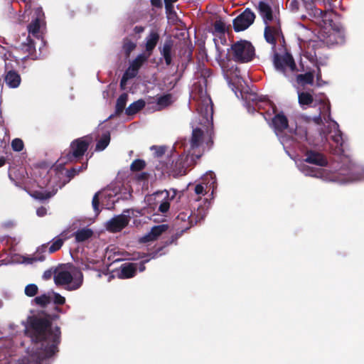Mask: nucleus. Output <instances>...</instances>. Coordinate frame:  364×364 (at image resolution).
<instances>
[{"instance_id":"f257e3e1","label":"nucleus","mask_w":364,"mask_h":364,"mask_svg":"<svg viewBox=\"0 0 364 364\" xmlns=\"http://www.w3.org/2000/svg\"><path fill=\"white\" fill-rule=\"evenodd\" d=\"M27 331L33 342V353L18 364H49L46 360L58 352L59 328L53 327L48 317L32 316L28 318Z\"/></svg>"},{"instance_id":"f03ea898","label":"nucleus","mask_w":364,"mask_h":364,"mask_svg":"<svg viewBox=\"0 0 364 364\" xmlns=\"http://www.w3.org/2000/svg\"><path fill=\"white\" fill-rule=\"evenodd\" d=\"M192 97L196 101V107L198 114L202 118L200 122L201 127H194L188 150L185 158L181 156L176 163V174H185L186 169L195 163V159L200 156V153L196 149L202 146L204 139L210 136L209 128L213 124V103L210 97L202 89L198 93L193 91Z\"/></svg>"},{"instance_id":"7ed1b4c3","label":"nucleus","mask_w":364,"mask_h":364,"mask_svg":"<svg viewBox=\"0 0 364 364\" xmlns=\"http://www.w3.org/2000/svg\"><path fill=\"white\" fill-rule=\"evenodd\" d=\"M298 100L299 105L303 109L309 107H318L319 115L314 118L316 124H320L322 120L328 123L330 128L328 132L329 138L334 144L336 151H343V139L338 129V124L330 118V105L328 100L323 95H315L314 97L308 92H298Z\"/></svg>"},{"instance_id":"20e7f679","label":"nucleus","mask_w":364,"mask_h":364,"mask_svg":"<svg viewBox=\"0 0 364 364\" xmlns=\"http://www.w3.org/2000/svg\"><path fill=\"white\" fill-rule=\"evenodd\" d=\"M259 13L265 24L264 38L269 43L275 46L276 39L280 36V19L278 14L273 12L272 7L264 1L258 4Z\"/></svg>"},{"instance_id":"39448f33","label":"nucleus","mask_w":364,"mask_h":364,"mask_svg":"<svg viewBox=\"0 0 364 364\" xmlns=\"http://www.w3.org/2000/svg\"><path fill=\"white\" fill-rule=\"evenodd\" d=\"M55 284L64 286L67 290L73 291L79 289L83 282L81 271L77 267L67 264L58 268L54 274Z\"/></svg>"},{"instance_id":"423d86ee","label":"nucleus","mask_w":364,"mask_h":364,"mask_svg":"<svg viewBox=\"0 0 364 364\" xmlns=\"http://www.w3.org/2000/svg\"><path fill=\"white\" fill-rule=\"evenodd\" d=\"M298 168L305 176L321 178L324 181H336L342 184L364 179V171H362V173H358L353 178H341L340 173H332L328 169L321 167L314 168L304 162L298 164Z\"/></svg>"},{"instance_id":"0eeeda50","label":"nucleus","mask_w":364,"mask_h":364,"mask_svg":"<svg viewBox=\"0 0 364 364\" xmlns=\"http://www.w3.org/2000/svg\"><path fill=\"white\" fill-rule=\"evenodd\" d=\"M231 53L235 61L247 63L251 61L255 53L253 46L247 41H240L231 47Z\"/></svg>"},{"instance_id":"6e6552de","label":"nucleus","mask_w":364,"mask_h":364,"mask_svg":"<svg viewBox=\"0 0 364 364\" xmlns=\"http://www.w3.org/2000/svg\"><path fill=\"white\" fill-rule=\"evenodd\" d=\"M274 65L276 70L282 73L285 76H289L296 70L292 56L288 53L284 55L275 54L274 57Z\"/></svg>"},{"instance_id":"1a4fd4ad","label":"nucleus","mask_w":364,"mask_h":364,"mask_svg":"<svg viewBox=\"0 0 364 364\" xmlns=\"http://www.w3.org/2000/svg\"><path fill=\"white\" fill-rule=\"evenodd\" d=\"M255 18V14L249 9H245L233 21V26L236 31H241L247 29Z\"/></svg>"},{"instance_id":"9d476101","label":"nucleus","mask_w":364,"mask_h":364,"mask_svg":"<svg viewBox=\"0 0 364 364\" xmlns=\"http://www.w3.org/2000/svg\"><path fill=\"white\" fill-rule=\"evenodd\" d=\"M272 124L275 129L276 134L279 136L284 148L287 149L289 146L287 144L289 139L286 136L280 135V132L287 129L288 122L287 117L282 114H277L272 119Z\"/></svg>"},{"instance_id":"9b49d317","label":"nucleus","mask_w":364,"mask_h":364,"mask_svg":"<svg viewBox=\"0 0 364 364\" xmlns=\"http://www.w3.org/2000/svg\"><path fill=\"white\" fill-rule=\"evenodd\" d=\"M89 141H87L84 138L78 139L75 141H74L71 144V149L72 152H69L67 154L68 159L67 161H72L75 159L80 157L84 154L85 151L87 149ZM64 163V161H62V164Z\"/></svg>"},{"instance_id":"f8f14e48","label":"nucleus","mask_w":364,"mask_h":364,"mask_svg":"<svg viewBox=\"0 0 364 364\" xmlns=\"http://www.w3.org/2000/svg\"><path fill=\"white\" fill-rule=\"evenodd\" d=\"M35 18L31 22L28 26L29 35L37 38L41 36V28L43 24L44 14L41 8H37L35 10Z\"/></svg>"},{"instance_id":"ddd939ff","label":"nucleus","mask_w":364,"mask_h":364,"mask_svg":"<svg viewBox=\"0 0 364 364\" xmlns=\"http://www.w3.org/2000/svg\"><path fill=\"white\" fill-rule=\"evenodd\" d=\"M203 182L197 184L195 187V193L197 195H205L208 189L214 188V185L216 183L215 176L211 172H207L202 178Z\"/></svg>"},{"instance_id":"4468645a","label":"nucleus","mask_w":364,"mask_h":364,"mask_svg":"<svg viewBox=\"0 0 364 364\" xmlns=\"http://www.w3.org/2000/svg\"><path fill=\"white\" fill-rule=\"evenodd\" d=\"M129 210L124 211V213L114 217L107 223V229L111 232H118L127 225L129 221V215L125 214Z\"/></svg>"},{"instance_id":"2eb2a0df","label":"nucleus","mask_w":364,"mask_h":364,"mask_svg":"<svg viewBox=\"0 0 364 364\" xmlns=\"http://www.w3.org/2000/svg\"><path fill=\"white\" fill-rule=\"evenodd\" d=\"M99 195H101V197L108 198L109 200H110V204L107 203L105 205L107 206V209H111L113 207L114 203H115V200L112 199L114 196H116L117 195V192L114 191H112L110 188H107L105 190L103 193H96L93 198H92V208L96 213V215H98L100 213V210L98 208L99 205Z\"/></svg>"},{"instance_id":"dca6fc26","label":"nucleus","mask_w":364,"mask_h":364,"mask_svg":"<svg viewBox=\"0 0 364 364\" xmlns=\"http://www.w3.org/2000/svg\"><path fill=\"white\" fill-rule=\"evenodd\" d=\"M168 229L166 224H161L153 227L151 230L143 236L140 241L141 242H148L157 240L163 233L166 232Z\"/></svg>"},{"instance_id":"f3484780","label":"nucleus","mask_w":364,"mask_h":364,"mask_svg":"<svg viewBox=\"0 0 364 364\" xmlns=\"http://www.w3.org/2000/svg\"><path fill=\"white\" fill-rule=\"evenodd\" d=\"M159 41V34L156 30H151L144 40L145 54L151 56Z\"/></svg>"},{"instance_id":"a211bd4d","label":"nucleus","mask_w":364,"mask_h":364,"mask_svg":"<svg viewBox=\"0 0 364 364\" xmlns=\"http://www.w3.org/2000/svg\"><path fill=\"white\" fill-rule=\"evenodd\" d=\"M304 161L318 166H325L327 164L326 159L322 154L314 151H307Z\"/></svg>"},{"instance_id":"6ab92c4d","label":"nucleus","mask_w":364,"mask_h":364,"mask_svg":"<svg viewBox=\"0 0 364 364\" xmlns=\"http://www.w3.org/2000/svg\"><path fill=\"white\" fill-rule=\"evenodd\" d=\"M136 263H125L120 267V271L118 274L119 277L121 279H128L133 277L137 269Z\"/></svg>"},{"instance_id":"aec40b11","label":"nucleus","mask_w":364,"mask_h":364,"mask_svg":"<svg viewBox=\"0 0 364 364\" xmlns=\"http://www.w3.org/2000/svg\"><path fill=\"white\" fill-rule=\"evenodd\" d=\"M173 46V41L171 38H168L165 41L162 48H160V53L164 57L167 65H169L171 63V52Z\"/></svg>"},{"instance_id":"412c9836","label":"nucleus","mask_w":364,"mask_h":364,"mask_svg":"<svg viewBox=\"0 0 364 364\" xmlns=\"http://www.w3.org/2000/svg\"><path fill=\"white\" fill-rule=\"evenodd\" d=\"M166 198H168V191H163L156 192L151 195H148L145 197V202L151 206V208H154V206L159 204V203Z\"/></svg>"},{"instance_id":"4be33fe9","label":"nucleus","mask_w":364,"mask_h":364,"mask_svg":"<svg viewBox=\"0 0 364 364\" xmlns=\"http://www.w3.org/2000/svg\"><path fill=\"white\" fill-rule=\"evenodd\" d=\"M325 41L328 45L342 43L344 41V32L341 29H333Z\"/></svg>"},{"instance_id":"5701e85b","label":"nucleus","mask_w":364,"mask_h":364,"mask_svg":"<svg viewBox=\"0 0 364 364\" xmlns=\"http://www.w3.org/2000/svg\"><path fill=\"white\" fill-rule=\"evenodd\" d=\"M4 81L6 85L9 87L16 88L21 83V77L18 73L10 70L6 73Z\"/></svg>"},{"instance_id":"b1692460","label":"nucleus","mask_w":364,"mask_h":364,"mask_svg":"<svg viewBox=\"0 0 364 364\" xmlns=\"http://www.w3.org/2000/svg\"><path fill=\"white\" fill-rule=\"evenodd\" d=\"M175 101V98L171 94L164 95L156 97L154 110H161L171 105Z\"/></svg>"},{"instance_id":"393cba45","label":"nucleus","mask_w":364,"mask_h":364,"mask_svg":"<svg viewBox=\"0 0 364 364\" xmlns=\"http://www.w3.org/2000/svg\"><path fill=\"white\" fill-rule=\"evenodd\" d=\"M227 81L230 85H232L233 87L237 88H240L242 87V77L240 75V71L237 69L233 72H227L225 74Z\"/></svg>"},{"instance_id":"a878e982","label":"nucleus","mask_w":364,"mask_h":364,"mask_svg":"<svg viewBox=\"0 0 364 364\" xmlns=\"http://www.w3.org/2000/svg\"><path fill=\"white\" fill-rule=\"evenodd\" d=\"M74 235L77 242H82L91 238L93 235V231L90 228H84L76 231Z\"/></svg>"},{"instance_id":"bb28decb","label":"nucleus","mask_w":364,"mask_h":364,"mask_svg":"<svg viewBox=\"0 0 364 364\" xmlns=\"http://www.w3.org/2000/svg\"><path fill=\"white\" fill-rule=\"evenodd\" d=\"M146 102L144 100H139L132 103L126 109L125 113L127 115H133L141 110L145 106Z\"/></svg>"},{"instance_id":"cd10ccee","label":"nucleus","mask_w":364,"mask_h":364,"mask_svg":"<svg viewBox=\"0 0 364 364\" xmlns=\"http://www.w3.org/2000/svg\"><path fill=\"white\" fill-rule=\"evenodd\" d=\"M56 192L53 190L52 192L44 190L43 188L39 191H34L31 193V196L38 200H43L53 196Z\"/></svg>"},{"instance_id":"c85d7f7f","label":"nucleus","mask_w":364,"mask_h":364,"mask_svg":"<svg viewBox=\"0 0 364 364\" xmlns=\"http://www.w3.org/2000/svg\"><path fill=\"white\" fill-rule=\"evenodd\" d=\"M314 74L311 72L305 74L299 75L296 77V80L301 85H311L314 82Z\"/></svg>"},{"instance_id":"c756f323","label":"nucleus","mask_w":364,"mask_h":364,"mask_svg":"<svg viewBox=\"0 0 364 364\" xmlns=\"http://www.w3.org/2000/svg\"><path fill=\"white\" fill-rule=\"evenodd\" d=\"M138 73V70L129 65L126 72L124 73L122 80H121V86L124 87L126 85L127 81L129 79H131L135 77Z\"/></svg>"},{"instance_id":"7c9ffc66","label":"nucleus","mask_w":364,"mask_h":364,"mask_svg":"<svg viewBox=\"0 0 364 364\" xmlns=\"http://www.w3.org/2000/svg\"><path fill=\"white\" fill-rule=\"evenodd\" d=\"M110 141V134L109 132H106L103 134L101 139L97 141L96 145L97 151H102L104 150L109 144Z\"/></svg>"},{"instance_id":"2f4dec72","label":"nucleus","mask_w":364,"mask_h":364,"mask_svg":"<svg viewBox=\"0 0 364 364\" xmlns=\"http://www.w3.org/2000/svg\"><path fill=\"white\" fill-rule=\"evenodd\" d=\"M128 100V95L126 93L122 94L117 100L116 112L120 114L124 109L127 102Z\"/></svg>"},{"instance_id":"473e14b6","label":"nucleus","mask_w":364,"mask_h":364,"mask_svg":"<svg viewBox=\"0 0 364 364\" xmlns=\"http://www.w3.org/2000/svg\"><path fill=\"white\" fill-rule=\"evenodd\" d=\"M149 55L145 53H141L137 55V57L131 63L130 65L137 70L141 68L142 64L147 60Z\"/></svg>"},{"instance_id":"72a5a7b5","label":"nucleus","mask_w":364,"mask_h":364,"mask_svg":"<svg viewBox=\"0 0 364 364\" xmlns=\"http://www.w3.org/2000/svg\"><path fill=\"white\" fill-rule=\"evenodd\" d=\"M34 261H36L35 257L22 256V255H14L12 257V262L14 263L19 264H32Z\"/></svg>"},{"instance_id":"f704fd0d","label":"nucleus","mask_w":364,"mask_h":364,"mask_svg":"<svg viewBox=\"0 0 364 364\" xmlns=\"http://www.w3.org/2000/svg\"><path fill=\"white\" fill-rule=\"evenodd\" d=\"M294 140L298 142H301L304 140L307 139V133L306 131L302 127H296L294 132Z\"/></svg>"},{"instance_id":"c9c22d12","label":"nucleus","mask_w":364,"mask_h":364,"mask_svg":"<svg viewBox=\"0 0 364 364\" xmlns=\"http://www.w3.org/2000/svg\"><path fill=\"white\" fill-rule=\"evenodd\" d=\"M34 301L37 304L44 306L50 302L51 296L50 294H44L38 296H36L34 299Z\"/></svg>"},{"instance_id":"e433bc0d","label":"nucleus","mask_w":364,"mask_h":364,"mask_svg":"<svg viewBox=\"0 0 364 364\" xmlns=\"http://www.w3.org/2000/svg\"><path fill=\"white\" fill-rule=\"evenodd\" d=\"M256 106L259 109H261V108L265 109L266 107H268V111H269V109H272L273 113H275V112H276L275 106L269 100H264V101H260L259 102H257Z\"/></svg>"},{"instance_id":"4c0bfd02","label":"nucleus","mask_w":364,"mask_h":364,"mask_svg":"<svg viewBox=\"0 0 364 364\" xmlns=\"http://www.w3.org/2000/svg\"><path fill=\"white\" fill-rule=\"evenodd\" d=\"M136 44L130 40H125L123 45V49L126 53L127 55H129L130 53L135 49Z\"/></svg>"},{"instance_id":"58836bf2","label":"nucleus","mask_w":364,"mask_h":364,"mask_svg":"<svg viewBox=\"0 0 364 364\" xmlns=\"http://www.w3.org/2000/svg\"><path fill=\"white\" fill-rule=\"evenodd\" d=\"M170 199H169V197L168 196V198H166L165 199H163L161 200L159 204V210L160 212H161L162 213H166L169 208H170Z\"/></svg>"},{"instance_id":"ea45409f","label":"nucleus","mask_w":364,"mask_h":364,"mask_svg":"<svg viewBox=\"0 0 364 364\" xmlns=\"http://www.w3.org/2000/svg\"><path fill=\"white\" fill-rule=\"evenodd\" d=\"M11 147L15 151H21L23 149L24 144L21 139L16 138L11 141Z\"/></svg>"},{"instance_id":"a19ab883","label":"nucleus","mask_w":364,"mask_h":364,"mask_svg":"<svg viewBox=\"0 0 364 364\" xmlns=\"http://www.w3.org/2000/svg\"><path fill=\"white\" fill-rule=\"evenodd\" d=\"M63 244V240L57 237L54 240L53 244L49 247V252L53 253L59 250Z\"/></svg>"},{"instance_id":"79ce46f5","label":"nucleus","mask_w":364,"mask_h":364,"mask_svg":"<svg viewBox=\"0 0 364 364\" xmlns=\"http://www.w3.org/2000/svg\"><path fill=\"white\" fill-rule=\"evenodd\" d=\"M38 287L34 284H28L25 287V294L28 296H33L38 292Z\"/></svg>"},{"instance_id":"37998d69","label":"nucleus","mask_w":364,"mask_h":364,"mask_svg":"<svg viewBox=\"0 0 364 364\" xmlns=\"http://www.w3.org/2000/svg\"><path fill=\"white\" fill-rule=\"evenodd\" d=\"M145 166V162L141 159L134 160L131 164L132 171H140Z\"/></svg>"},{"instance_id":"c03bdc74","label":"nucleus","mask_w":364,"mask_h":364,"mask_svg":"<svg viewBox=\"0 0 364 364\" xmlns=\"http://www.w3.org/2000/svg\"><path fill=\"white\" fill-rule=\"evenodd\" d=\"M225 24L221 20H218L214 23V30L216 33H224L225 31Z\"/></svg>"},{"instance_id":"a18cd8bd","label":"nucleus","mask_w":364,"mask_h":364,"mask_svg":"<svg viewBox=\"0 0 364 364\" xmlns=\"http://www.w3.org/2000/svg\"><path fill=\"white\" fill-rule=\"evenodd\" d=\"M50 296H51V300L53 299L54 301L55 304H63L65 301V297L62 296L60 294H59L58 293L52 292L50 294Z\"/></svg>"},{"instance_id":"49530a36","label":"nucleus","mask_w":364,"mask_h":364,"mask_svg":"<svg viewBox=\"0 0 364 364\" xmlns=\"http://www.w3.org/2000/svg\"><path fill=\"white\" fill-rule=\"evenodd\" d=\"M151 150L154 151V154L156 156H160L165 152V149L163 146H152Z\"/></svg>"},{"instance_id":"de8ad7c7","label":"nucleus","mask_w":364,"mask_h":364,"mask_svg":"<svg viewBox=\"0 0 364 364\" xmlns=\"http://www.w3.org/2000/svg\"><path fill=\"white\" fill-rule=\"evenodd\" d=\"M27 41H28V44L26 46H23V47L26 50V51H28V53H31L33 52V50L35 49L34 44H33V42L31 39L28 38Z\"/></svg>"},{"instance_id":"09e8293b","label":"nucleus","mask_w":364,"mask_h":364,"mask_svg":"<svg viewBox=\"0 0 364 364\" xmlns=\"http://www.w3.org/2000/svg\"><path fill=\"white\" fill-rule=\"evenodd\" d=\"M86 168H87V164H85V165L83 164L77 168H74L70 171V174L72 176H75V174L78 173L79 172H80L83 169H85Z\"/></svg>"},{"instance_id":"8fccbe9b","label":"nucleus","mask_w":364,"mask_h":364,"mask_svg":"<svg viewBox=\"0 0 364 364\" xmlns=\"http://www.w3.org/2000/svg\"><path fill=\"white\" fill-rule=\"evenodd\" d=\"M190 218V215L188 213H181L178 217H177V220L178 221H183V222H186L187 219H189Z\"/></svg>"},{"instance_id":"3c124183","label":"nucleus","mask_w":364,"mask_h":364,"mask_svg":"<svg viewBox=\"0 0 364 364\" xmlns=\"http://www.w3.org/2000/svg\"><path fill=\"white\" fill-rule=\"evenodd\" d=\"M46 213H47V210L46 208H43V207H41V208H38L36 210V214L40 217H43V216L46 215Z\"/></svg>"},{"instance_id":"603ef678","label":"nucleus","mask_w":364,"mask_h":364,"mask_svg":"<svg viewBox=\"0 0 364 364\" xmlns=\"http://www.w3.org/2000/svg\"><path fill=\"white\" fill-rule=\"evenodd\" d=\"M289 7L292 10L297 9V1L295 0H292L289 4Z\"/></svg>"},{"instance_id":"864d4df0","label":"nucleus","mask_w":364,"mask_h":364,"mask_svg":"<svg viewBox=\"0 0 364 364\" xmlns=\"http://www.w3.org/2000/svg\"><path fill=\"white\" fill-rule=\"evenodd\" d=\"M134 31L137 33H142L144 31V28L142 26H136Z\"/></svg>"},{"instance_id":"5fc2aeb1","label":"nucleus","mask_w":364,"mask_h":364,"mask_svg":"<svg viewBox=\"0 0 364 364\" xmlns=\"http://www.w3.org/2000/svg\"><path fill=\"white\" fill-rule=\"evenodd\" d=\"M154 6H159L161 5V0H151Z\"/></svg>"},{"instance_id":"6e6d98bb","label":"nucleus","mask_w":364,"mask_h":364,"mask_svg":"<svg viewBox=\"0 0 364 364\" xmlns=\"http://www.w3.org/2000/svg\"><path fill=\"white\" fill-rule=\"evenodd\" d=\"M5 161H6V160H5L4 157H3V156L0 157V167H1L2 166L4 165Z\"/></svg>"},{"instance_id":"4d7b16f0","label":"nucleus","mask_w":364,"mask_h":364,"mask_svg":"<svg viewBox=\"0 0 364 364\" xmlns=\"http://www.w3.org/2000/svg\"><path fill=\"white\" fill-rule=\"evenodd\" d=\"M146 177V173H142L138 176L139 179H144Z\"/></svg>"},{"instance_id":"13d9d810","label":"nucleus","mask_w":364,"mask_h":364,"mask_svg":"<svg viewBox=\"0 0 364 364\" xmlns=\"http://www.w3.org/2000/svg\"><path fill=\"white\" fill-rule=\"evenodd\" d=\"M145 269V267L144 264H141L139 266V271L143 272Z\"/></svg>"},{"instance_id":"bf43d9fd","label":"nucleus","mask_w":364,"mask_h":364,"mask_svg":"<svg viewBox=\"0 0 364 364\" xmlns=\"http://www.w3.org/2000/svg\"><path fill=\"white\" fill-rule=\"evenodd\" d=\"M22 1L26 4V6H27L28 4L31 1V0H22Z\"/></svg>"},{"instance_id":"052dcab7","label":"nucleus","mask_w":364,"mask_h":364,"mask_svg":"<svg viewBox=\"0 0 364 364\" xmlns=\"http://www.w3.org/2000/svg\"><path fill=\"white\" fill-rule=\"evenodd\" d=\"M3 306V302L0 300V308H1Z\"/></svg>"},{"instance_id":"680f3d73","label":"nucleus","mask_w":364,"mask_h":364,"mask_svg":"<svg viewBox=\"0 0 364 364\" xmlns=\"http://www.w3.org/2000/svg\"><path fill=\"white\" fill-rule=\"evenodd\" d=\"M149 260V259H144V262H147Z\"/></svg>"}]
</instances>
